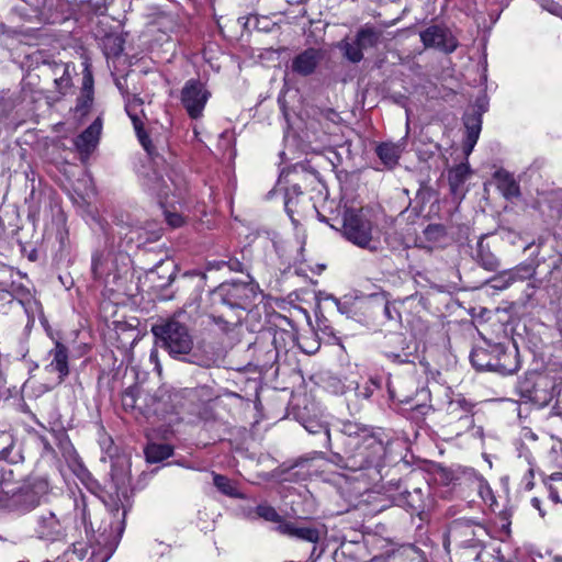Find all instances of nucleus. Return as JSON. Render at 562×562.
Listing matches in <instances>:
<instances>
[{
  "instance_id": "13",
  "label": "nucleus",
  "mask_w": 562,
  "mask_h": 562,
  "mask_svg": "<svg viewBox=\"0 0 562 562\" xmlns=\"http://www.w3.org/2000/svg\"><path fill=\"white\" fill-rule=\"evenodd\" d=\"M535 273V266H532L531 263H521L514 269H508L499 272L490 280V283L494 290L503 291L517 281H524L532 278Z\"/></svg>"
},
{
  "instance_id": "42",
  "label": "nucleus",
  "mask_w": 562,
  "mask_h": 562,
  "mask_svg": "<svg viewBox=\"0 0 562 562\" xmlns=\"http://www.w3.org/2000/svg\"><path fill=\"white\" fill-rule=\"evenodd\" d=\"M76 506H77V508L80 509L81 520H82L86 529H88L89 526L92 527V524L89 520V512H88L87 504H86L85 499L83 498L81 499V507L78 503L76 504Z\"/></svg>"
},
{
  "instance_id": "12",
  "label": "nucleus",
  "mask_w": 562,
  "mask_h": 562,
  "mask_svg": "<svg viewBox=\"0 0 562 562\" xmlns=\"http://www.w3.org/2000/svg\"><path fill=\"white\" fill-rule=\"evenodd\" d=\"M323 59L324 52L322 49L310 47L293 57L290 69L300 77H308L315 74Z\"/></svg>"
},
{
  "instance_id": "58",
  "label": "nucleus",
  "mask_w": 562,
  "mask_h": 562,
  "mask_svg": "<svg viewBox=\"0 0 562 562\" xmlns=\"http://www.w3.org/2000/svg\"><path fill=\"white\" fill-rule=\"evenodd\" d=\"M172 280V274L168 277V281L170 282Z\"/></svg>"
},
{
  "instance_id": "3",
  "label": "nucleus",
  "mask_w": 562,
  "mask_h": 562,
  "mask_svg": "<svg viewBox=\"0 0 562 562\" xmlns=\"http://www.w3.org/2000/svg\"><path fill=\"white\" fill-rule=\"evenodd\" d=\"M258 295V286L252 282H223L211 292V305L215 311L226 308L243 315V312L255 303Z\"/></svg>"
},
{
  "instance_id": "18",
  "label": "nucleus",
  "mask_w": 562,
  "mask_h": 562,
  "mask_svg": "<svg viewBox=\"0 0 562 562\" xmlns=\"http://www.w3.org/2000/svg\"><path fill=\"white\" fill-rule=\"evenodd\" d=\"M143 105V100L140 98H138L137 95H132V97H127L126 101H125V111L127 113V115L130 116V119L132 120L133 122V126L135 128V132L137 134V137L142 144V146L144 147V149L147 151V154L149 156H154L155 154V148L151 144V140L150 138L148 137V135L146 134V132L144 131L143 128V123L138 116V109Z\"/></svg>"
},
{
  "instance_id": "10",
  "label": "nucleus",
  "mask_w": 562,
  "mask_h": 562,
  "mask_svg": "<svg viewBox=\"0 0 562 562\" xmlns=\"http://www.w3.org/2000/svg\"><path fill=\"white\" fill-rule=\"evenodd\" d=\"M211 97L205 83L198 79L188 80L181 89L180 101L187 114L192 120L203 115L204 108Z\"/></svg>"
},
{
  "instance_id": "5",
  "label": "nucleus",
  "mask_w": 562,
  "mask_h": 562,
  "mask_svg": "<svg viewBox=\"0 0 562 562\" xmlns=\"http://www.w3.org/2000/svg\"><path fill=\"white\" fill-rule=\"evenodd\" d=\"M111 479L116 490L117 497L120 498V495L125 497L131 482L130 461L126 458H117L112 463ZM119 502L120 499L114 502L110 509L112 517L115 519V521L111 522V528L115 531L113 538L115 543L119 542L125 529L126 516V509L124 507L121 508Z\"/></svg>"
},
{
  "instance_id": "57",
  "label": "nucleus",
  "mask_w": 562,
  "mask_h": 562,
  "mask_svg": "<svg viewBox=\"0 0 562 562\" xmlns=\"http://www.w3.org/2000/svg\"><path fill=\"white\" fill-rule=\"evenodd\" d=\"M416 495H418L420 493V490H415L414 492Z\"/></svg>"
},
{
  "instance_id": "17",
  "label": "nucleus",
  "mask_w": 562,
  "mask_h": 562,
  "mask_svg": "<svg viewBox=\"0 0 562 562\" xmlns=\"http://www.w3.org/2000/svg\"><path fill=\"white\" fill-rule=\"evenodd\" d=\"M310 206L315 209L299 184H292L286 188L284 194V209L292 223L296 224L297 221L295 215L303 216Z\"/></svg>"
},
{
  "instance_id": "37",
  "label": "nucleus",
  "mask_w": 562,
  "mask_h": 562,
  "mask_svg": "<svg viewBox=\"0 0 562 562\" xmlns=\"http://www.w3.org/2000/svg\"><path fill=\"white\" fill-rule=\"evenodd\" d=\"M305 429L311 434L323 432L325 435V445L327 448H330V432L326 425L316 422H310L307 425H305Z\"/></svg>"
},
{
  "instance_id": "16",
  "label": "nucleus",
  "mask_w": 562,
  "mask_h": 562,
  "mask_svg": "<svg viewBox=\"0 0 562 562\" xmlns=\"http://www.w3.org/2000/svg\"><path fill=\"white\" fill-rule=\"evenodd\" d=\"M49 362L45 366V370L49 373H57V384L64 382L69 374V352L68 348L56 340L53 349L48 351Z\"/></svg>"
},
{
  "instance_id": "7",
  "label": "nucleus",
  "mask_w": 562,
  "mask_h": 562,
  "mask_svg": "<svg viewBox=\"0 0 562 562\" xmlns=\"http://www.w3.org/2000/svg\"><path fill=\"white\" fill-rule=\"evenodd\" d=\"M473 404L463 397L448 402L446 408L445 426L449 432L460 436L474 426Z\"/></svg>"
},
{
  "instance_id": "53",
  "label": "nucleus",
  "mask_w": 562,
  "mask_h": 562,
  "mask_svg": "<svg viewBox=\"0 0 562 562\" xmlns=\"http://www.w3.org/2000/svg\"><path fill=\"white\" fill-rule=\"evenodd\" d=\"M409 505L414 508V509H418L420 506L419 505H415L414 504V499L412 502H409Z\"/></svg>"
},
{
  "instance_id": "55",
  "label": "nucleus",
  "mask_w": 562,
  "mask_h": 562,
  "mask_svg": "<svg viewBox=\"0 0 562 562\" xmlns=\"http://www.w3.org/2000/svg\"><path fill=\"white\" fill-rule=\"evenodd\" d=\"M198 363H199L200 366H203V367L209 366V364H207L206 362H204V361H201V362H198Z\"/></svg>"
},
{
  "instance_id": "20",
  "label": "nucleus",
  "mask_w": 562,
  "mask_h": 562,
  "mask_svg": "<svg viewBox=\"0 0 562 562\" xmlns=\"http://www.w3.org/2000/svg\"><path fill=\"white\" fill-rule=\"evenodd\" d=\"M277 530L282 535H286L314 544L317 543L321 538V531L317 527L296 525L291 521L281 522V525L277 526Z\"/></svg>"
},
{
  "instance_id": "14",
  "label": "nucleus",
  "mask_w": 562,
  "mask_h": 562,
  "mask_svg": "<svg viewBox=\"0 0 562 562\" xmlns=\"http://www.w3.org/2000/svg\"><path fill=\"white\" fill-rule=\"evenodd\" d=\"M102 132V120L97 117L82 133L74 140V145L82 159H88L95 150Z\"/></svg>"
},
{
  "instance_id": "45",
  "label": "nucleus",
  "mask_w": 562,
  "mask_h": 562,
  "mask_svg": "<svg viewBox=\"0 0 562 562\" xmlns=\"http://www.w3.org/2000/svg\"><path fill=\"white\" fill-rule=\"evenodd\" d=\"M228 266H229V269L234 270V271H241L243 270V268H241L243 265L238 260H231L228 262Z\"/></svg>"
},
{
  "instance_id": "30",
  "label": "nucleus",
  "mask_w": 562,
  "mask_h": 562,
  "mask_svg": "<svg viewBox=\"0 0 562 562\" xmlns=\"http://www.w3.org/2000/svg\"><path fill=\"white\" fill-rule=\"evenodd\" d=\"M172 447L167 443H150L145 448L146 460L150 463H157L166 460L172 454Z\"/></svg>"
},
{
  "instance_id": "34",
  "label": "nucleus",
  "mask_w": 562,
  "mask_h": 562,
  "mask_svg": "<svg viewBox=\"0 0 562 562\" xmlns=\"http://www.w3.org/2000/svg\"><path fill=\"white\" fill-rule=\"evenodd\" d=\"M340 48L344 50V56L353 64L361 61L363 58V49L356 38L353 42H341Z\"/></svg>"
},
{
  "instance_id": "39",
  "label": "nucleus",
  "mask_w": 562,
  "mask_h": 562,
  "mask_svg": "<svg viewBox=\"0 0 562 562\" xmlns=\"http://www.w3.org/2000/svg\"><path fill=\"white\" fill-rule=\"evenodd\" d=\"M82 93L93 94V78L88 69H86V74L82 79Z\"/></svg>"
},
{
  "instance_id": "41",
  "label": "nucleus",
  "mask_w": 562,
  "mask_h": 562,
  "mask_svg": "<svg viewBox=\"0 0 562 562\" xmlns=\"http://www.w3.org/2000/svg\"><path fill=\"white\" fill-rule=\"evenodd\" d=\"M0 452H7V450L11 448L13 445L12 436L7 431H2L0 435Z\"/></svg>"
},
{
  "instance_id": "1",
  "label": "nucleus",
  "mask_w": 562,
  "mask_h": 562,
  "mask_svg": "<svg viewBox=\"0 0 562 562\" xmlns=\"http://www.w3.org/2000/svg\"><path fill=\"white\" fill-rule=\"evenodd\" d=\"M338 440L341 452H333L329 462L340 469L366 472L372 481L381 476L385 448L370 428L350 420L342 422Z\"/></svg>"
},
{
  "instance_id": "38",
  "label": "nucleus",
  "mask_w": 562,
  "mask_h": 562,
  "mask_svg": "<svg viewBox=\"0 0 562 562\" xmlns=\"http://www.w3.org/2000/svg\"><path fill=\"white\" fill-rule=\"evenodd\" d=\"M165 217L167 223L173 228L180 227L183 224V217L179 213L166 211Z\"/></svg>"
},
{
  "instance_id": "33",
  "label": "nucleus",
  "mask_w": 562,
  "mask_h": 562,
  "mask_svg": "<svg viewBox=\"0 0 562 562\" xmlns=\"http://www.w3.org/2000/svg\"><path fill=\"white\" fill-rule=\"evenodd\" d=\"M424 236L427 241L435 246H442L447 241V229L442 224H429L424 229Z\"/></svg>"
},
{
  "instance_id": "29",
  "label": "nucleus",
  "mask_w": 562,
  "mask_h": 562,
  "mask_svg": "<svg viewBox=\"0 0 562 562\" xmlns=\"http://www.w3.org/2000/svg\"><path fill=\"white\" fill-rule=\"evenodd\" d=\"M148 394H144L139 386H130L122 393V406L126 412L134 409H139L143 412V407L138 404V402L143 397L145 400Z\"/></svg>"
},
{
  "instance_id": "31",
  "label": "nucleus",
  "mask_w": 562,
  "mask_h": 562,
  "mask_svg": "<svg viewBox=\"0 0 562 562\" xmlns=\"http://www.w3.org/2000/svg\"><path fill=\"white\" fill-rule=\"evenodd\" d=\"M213 484L224 495L243 499L245 496L238 491L235 483L225 475L213 473Z\"/></svg>"
},
{
  "instance_id": "48",
  "label": "nucleus",
  "mask_w": 562,
  "mask_h": 562,
  "mask_svg": "<svg viewBox=\"0 0 562 562\" xmlns=\"http://www.w3.org/2000/svg\"><path fill=\"white\" fill-rule=\"evenodd\" d=\"M539 383H537L533 389H529V387H525L524 391L525 392H528L529 393V397L532 398V400H538V396H537V390H536V386L538 385Z\"/></svg>"
},
{
  "instance_id": "40",
  "label": "nucleus",
  "mask_w": 562,
  "mask_h": 562,
  "mask_svg": "<svg viewBox=\"0 0 562 562\" xmlns=\"http://www.w3.org/2000/svg\"><path fill=\"white\" fill-rule=\"evenodd\" d=\"M384 315L389 321H395L401 318V313L395 306L391 305L389 301L384 304Z\"/></svg>"
},
{
  "instance_id": "22",
  "label": "nucleus",
  "mask_w": 562,
  "mask_h": 562,
  "mask_svg": "<svg viewBox=\"0 0 562 562\" xmlns=\"http://www.w3.org/2000/svg\"><path fill=\"white\" fill-rule=\"evenodd\" d=\"M470 361L472 366L479 371L494 372V364L496 361V352H494V346H491L490 348H473L470 355Z\"/></svg>"
},
{
  "instance_id": "8",
  "label": "nucleus",
  "mask_w": 562,
  "mask_h": 562,
  "mask_svg": "<svg viewBox=\"0 0 562 562\" xmlns=\"http://www.w3.org/2000/svg\"><path fill=\"white\" fill-rule=\"evenodd\" d=\"M43 74L53 81L52 92L54 99L59 100L72 92V76L76 74V67L72 63H64L61 60H47L43 64Z\"/></svg>"
},
{
  "instance_id": "24",
  "label": "nucleus",
  "mask_w": 562,
  "mask_h": 562,
  "mask_svg": "<svg viewBox=\"0 0 562 562\" xmlns=\"http://www.w3.org/2000/svg\"><path fill=\"white\" fill-rule=\"evenodd\" d=\"M212 310L213 312L209 315V319L217 326L222 333L233 330L241 322V315L233 311H228L226 308L218 311H215L214 308Z\"/></svg>"
},
{
  "instance_id": "19",
  "label": "nucleus",
  "mask_w": 562,
  "mask_h": 562,
  "mask_svg": "<svg viewBox=\"0 0 562 562\" xmlns=\"http://www.w3.org/2000/svg\"><path fill=\"white\" fill-rule=\"evenodd\" d=\"M494 352H496L494 372L508 375L518 371L519 360L518 350L516 348L507 351L502 345H494Z\"/></svg>"
},
{
  "instance_id": "25",
  "label": "nucleus",
  "mask_w": 562,
  "mask_h": 562,
  "mask_svg": "<svg viewBox=\"0 0 562 562\" xmlns=\"http://www.w3.org/2000/svg\"><path fill=\"white\" fill-rule=\"evenodd\" d=\"M473 258L479 266L487 271H496L499 268L498 258L491 251L490 245L485 243L483 236L476 244Z\"/></svg>"
},
{
  "instance_id": "46",
  "label": "nucleus",
  "mask_w": 562,
  "mask_h": 562,
  "mask_svg": "<svg viewBox=\"0 0 562 562\" xmlns=\"http://www.w3.org/2000/svg\"><path fill=\"white\" fill-rule=\"evenodd\" d=\"M411 409L417 411L420 414H426V412L428 411V406L425 404H416V405L412 406Z\"/></svg>"
},
{
  "instance_id": "44",
  "label": "nucleus",
  "mask_w": 562,
  "mask_h": 562,
  "mask_svg": "<svg viewBox=\"0 0 562 562\" xmlns=\"http://www.w3.org/2000/svg\"><path fill=\"white\" fill-rule=\"evenodd\" d=\"M385 356L391 359L393 362H406L407 360L406 359H403L402 356L400 353H395V352H386Z\"/></svg>"
},
{
  "instance_id": "47",
  "label": "nucleus",
  "mask_w": 562,
  "mask_h": 562,
  "mask_svg": "<svg viewBox=\"0 0 562 562\" xmlns=\"http://www.w3.org/2000/svg\"><path fill=\"white\" fill-rule=\"evenodd\" d=\"M390 396H391V398H393V400H395V398H396L400 403H406V404H408V403L411 402V398H409V397H407V396H405V397H398V396H396V394H395L393 391H391V390H390Z\"/></svg>"
},
{
  "instance_id": "43",
  "label": "nucleus",
  "mask_w": 562,
  "mask_h": 562,
  "mask_svg": "<svg viewBox=\"0 0 562 562\" xmlns=\"http://www.w3.org/2000/svg\"><path fill=\"white\" fill-rule=\"evenodd\" d=\"M92 273L94 274V278H99L100 276V272H99V269H100V258L98 257H93L92 258Z\"/></svg>"
},
{
  "instance_id": "56",
  "label": "nucleus",
  "mask_w": 562,
  "mask_h": 562,
  "mask_svg": "<svg viewBox=\"0 0 562 562\" xmlns=\"http://www.w3.org/2000/svg\"><path fill=\"white\" fill-rule=\"evenodd\" d=\"M553 562H562V559H560V558H554Z\"/></svg>"
},
{
  "instance_id": "6",
  "label": "nucleus",
  "mask_w": 562,
  "mask_h": 562,
  "mask_svg": "<svg viewBox=\"0 0 562 562\" xmlns=\"http://www.w3.org/2000/svg\"><path fill=\"white\" fill-rule=\"evenodd\" d=\"M48 487V482L45 479L27 480L10 495L7 507L11 512L25 514L40 505L42 497L47 494Z\"/></svg>"
},
{
  "instance_id": "9",
  "label": "nucleus",
  "mask_w": 562,
  "mask_h": 562,
  "mask_svg": "<svg viewBox=\"0 0 562 562\" xmlns=\"http://www.w3.org/2000/svg\"><path fill=\"white\" fill-rule=\"evenodd\" d=\"M66 530V518L53 510H42L35 517L33 531L40 540L63 541L67 536Z\"/></svg>"
},
{
  "instance_id": "54",
  "label": "nucleus",
  "mask_w": 562,
  "mask_h": 562,
  "mask_svg": "<svg viewBox=\"0 0 562 562\" xmlns=\"http://www.w3.org/2000/svg\"><path fill=\"white\" fill-rule=\"evenodd\" d=\"M12 304H13V301H12V300H10V301L8 302V307H9V310L12 307Z\"/></svg>"
},
{
  "instance_id": "50",
  "label": "nucleus",
  "mask_w": 562,
  "mask_h": 562,
  "mask_svg": "<svg viewBox=\"0 0 562 562\" xmlns=\"http://www.w3.org/2000/svg\"><path fill=\"white\" fill-rule=\"evenodd\" d=\"M370 382H371V384H372L375 389H378V387L380 386V385H379V383H378L375 380H373V379H371V380H370Z\"/></svg>"
},
{
  "instance_id": "28",
  "label": "nucleus",
  "mask_w": 562,
  "mask_h": 562,
  "mask_svg": "<svg viewBox=\"0 0 562 562\" xmlns=\"http://www.w3.org/2000/svg\"><path fill=\"white\" fill-rule=\"evenodd\" d=\"M401 153V146L393 143H382L376 147L378 157L389 167H393L397 164Z\"/></svg>"
},
{
  "instance_id": "49",
  "label": "nucleus",
  "mask_w": 562,
  "mask_h": 562,
  "mask_svg": "<svg viewBox=\"0 0 562 562\" xmlns=\"http://www.w3.org/2000/svg\"><path fill=\"white\" fill-rule=\"evenodd\" d=\"M531 503H532V505H533L536 508L540 509V507H539V505H540V501H539L538 498H536V497H535V498H532Z\"/></svg>"
},
{
  "instance_id": "4",
  "label": "nucleus",
  "mask_w": 562,
  "mask_h": 562,
  "mask_svg": "<svg viewBox=\"0 0 562 562\" xmlns=\"http://www.w3.org/2000/svg\"><path fill=\"white\" fill-rule=\"evenodd\" d=\"M372 229V222L363 214L361 209L345 210L341 232L348 241L375 252L380 248V241L373 237Z\"/></svg>"
},
{
  "instance_id": "36",
  "label": "nucleus",
  "mask_w": 562,
  "mask_h": 562,
  "mask_svg": "<svg viewBox=\"0 0 562 562\" xmlns=\"http://www.w3.org/2000/svg\"><path fill=\"white\" fill-rule=\"evenodd\" d=\"M93 101V94L90 93H81V95L77 100L76 104V113L80 116H85L88 114Z\"/></svg>"
},
{
  "instance_id": "26",
  "label": "nucleus",
  "mask_w": 562,
  "mask_h": 562,
  "mask_svg": "<svg viewBox=\"0 0 562 562\" xmlns=\"http://www.w3.org/2000/svg\"><path fill=\"white\" fill-rule=\"evenodd\" d=\"M494 178L498 190L506 199L516 198L520 194L519 184L507 171L498 170L495 172Z\"/></svg>"
},
{
  "instance_id": "35",
  "label": "nucleus",
  "mask_w": 562,
  "mask_h": 562,
  "mask_svg": "<svg viewBox=\"0 0 562 562\" xmlns=\"http://www.w3.org/2000/svg\"><path fill=\"white\" fill-rule=\"evenodd\" d=\"M256 514L263 518L267 521L277 522L278 526L281 525V522H286L279 514L278 512L270 505L261 504L256 507Z\"/></svg>"
},
{
  "instance_id": "52",
  "label": "nucleus",
  "mask_w": 562,
  "mask_h": 562,
  "mask_svg": "<svg viewBox=\"0 0 562 562\" xmlns=\"http://www.w3.org/2000/svg\"><path fill=\"white\" fill-rule=\"evenodd\" d=\"M116 86H117V88L122 91V93H123V94H125V92H124V90H123V87H122V85H121V82H120V81H116Z\"/></svg>"
},
{
  "instance_id": "23",
  "label": "nucleus",
  "mask_w": 562,
  "mask_h": 562,
  "mask_svg": "<svg viewBox=\"0 0 562 562\" xmlns=\"http://www.w3.org/2000/svg\"><path fill=\"white\" fill-rule=\"evenodd\" d=\"M145 186L160 200H167L170 193L176 194V191H180V189L177 188L176 183L170 178L168 182L166 179H164L156 172L153 173V177H148L146 179ZM177 194L181 195V192H178Z\"/></svg>"
},
{
  "instance_id": "11",
  "label": "nucleus",
  "mask_w": 562,
  "mask_h": 562,
  "mask_svg": "<svg viewBox=\"0 0 562 562\" xmlns=\"http://www.w3.org/2000/svg\"><path fill=\"white\" fill-rule=\"evenodd\" d=\"M481 533H486L485 528L467 518L453 520L448 528V538L461 540L467 547H475L474 540Z\"/></svg>"
},
{
  "instance_id": "27",
  "label": "nucleus",
  "mask_w": 562,
  "mask_h": 562,
  "mask_svg": "<svg viewBox=\"0 0 562 562\" xmlns=\"http://www.w3.org/2000/svg\"><path fill=\"white\" fill-rule=\"evenodd\" d=\"M381 38L382 32L369 25L361 27L356 35V40L362 49L375 47L380 43Z\"/></svg>"
},
{
  "instance_id": "15",
  "label": "nucleus",
  "mask_w": 562,
  "mask_h": 562,
  "mask_svg": "<svg viewBox=\"0 0 562 562\" xmlns=\"http://www.w3.org/2000/svg\"><path fill=\"white\" fill-rule=\"evenodd\" d=\"M420 40L425 47L438 48L446 53H451L457 48L456 40L439 25H431L420 32Z\"/></svg>"
},
{
  "instance_id": "2",
  "label": "nucleus",
  "mask_w": 562,
  "mask_h": 562,
  "mask_svg": "<svg viewBox=\"0 0 562 562\" xmlns=\"http://www.w3.org/2000/svg\"><path fill=\"white\" fill-rule=\"evenodd\" d=\"M184 316V312H178L151 327V333L160 347L176 359H182L193 348V337L183 321Z\"/></svg>"
},
{
  "instance_id": "51",
  "label": "nucleus",
  "mask_w": 562,
  "mask_h": 562,
  "mask_svg": "<svg viewBox=\"0 0 562 562\" xmlns=\"http://www.w3.org/2000/svg\"><path fill=\"white\" fill-rule=\"evenodd\" d=\"M8 314V312H4V313H0V327L2 326V321H3V316Z\"/></svg>"
},
{
  "instance_id": "32",
  "label": "nucleus",
  "mask_w": 562,
  "mask_h": 562,
  "mask_svg": "<svg viewBox=\"0 0 562 562\" xmlns=\"http://www.w3.org/2000/svg\"><path fill=\"white\" fill-rule=\"evenodd\" d=\"M470 173V168L465 164H460L449 171L448 180L453 193H457L459 188L465 182Z\"/></svg>"
},
{
  "instance_id": "21",
  "label": "nucleus",
  "mask_w": 562,
  "mask_h": 562,
  "mask_svg": "<svg viewBox=\"0 0 562 562\" xmlns=\"http://www.w3.org/2000/svg\"><path fill=\"white\" fill-rule=\"evenodd\" d=\"M463 120H464V127L467 131V137L464 140L463 149H464V153L467 155H469L473 150V148L479 139L480 133H481L482 113L475 112L472 114H467Z\"/></svg>"
}]
</instances>
